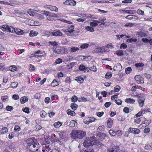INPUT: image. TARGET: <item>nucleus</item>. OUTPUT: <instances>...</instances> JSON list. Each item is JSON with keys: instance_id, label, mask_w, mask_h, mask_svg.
Segmentation results:
<instances>
[{"instance_id": "obj_28", "label": "nucleus", "mask_w": 152, "mask_h": 152, "mask_svg": "<svg viewBox=\"0 0 152 152\" xmlns=\"http://www.w3.org/2000/svg\"><path fill=\"white\" fill-rule=\"evenodd\" d=\"M78 106L75 103H73L71 104V107L74 110H76Z\"/></svg>"}, {"instance_id": "obj_53", "label": "nucleus", "mask_w": 152, "mask_h": 152, "mask_svg": "<svg viewBox=\"0 0 152 152\" xmlns=\"http://www.w3.org/2000/svg\"><path fill=\"white\" fill-rule=\"evenodd\" d=\"M115 2V0H110L107 1H99V2L113 3Z\"/></svg>"}, {"instance_id": "obj_35", "label": "nucleus", "mask_w": 152, "mask_h": 152, "mask_svg": "<svg viewBox=\"0 0 152 152\" xmlns=\"http://www.w3.org/2000/svg\"><path fill=\"white\" fill-rule=\"evenodd\" d=\"M18 85V83L15 82H12L11 84V87L14 88H16L17 87Z\"/></svg>"}, {"instance_id": "obj_9", "label": "nucleus", "mask_w": 152, "mask_h": 152, "mask_svg": "<svg viewBox=\"0 0 152 152\" xmlns=\"http://www.w3.org/2000/svg\"><path fill=\"white\" fill-rule=\"evenodd\" d=\"M129 131H130V133L135 134H138L140 132V130L139 129L132 127L129 128Z\"/></svg>"}, {"instance_id": "obj_17", "label": "nucleus", "mask_w": 152, "mask_h": 152, "mask_svg": "<svg viewBox=\"0 0 152 152\" xmlns=\"http://www.w3.org/2000/svg\"><path fill=\"white\" fill-rule=\"evenodd\" d=\"M126 18L129 19H132L133 20H136L138 18L135 15H127L126 17Z\"/></svg>"}, {"instance_id": "obj_6", "label": "nucleus", "mask_w": 152, "mask_h": 152, "mask_svg": "<svg viewBox=\"0 0 152 152\" xmlns=\"http://www.w3.org/2000/svg\"><path fill=\"white\" fill-rule=\"evenodd\" d=\"M76 1L74 0H66L63 3L67 6H75L76 4Z\"/></svg>"}, {"instance_id": "obj_44", "label": "nucleus", "mask_w": 152, "mask_h": 152, "mask_svg": "<svg viewBox=\"0 0 152 152\" xmlns=\"http://www.w3.org/2000/svg\"><path fill=\"white\" fill-rule=\"evenodd\" d=\"M75 80L80 83H82L83 81V79L81 77H77Z\"/></svg>"}, {"instance_id": "obj_15", "label": "nucleus", "mask_w": 152, "mask_h": 152, "mask_svg": "<svg viewBox=\"0 0 152 152\" xmlns=\"http://www.w3.org/2000/svg\"><path fill=\"white\" fill-rule=\"evenodd\" d=\"M125 102L128 104H133L134 103L135 100L133 99H131L130 98H126L125 100Z\"/></svg>"}, {"instance_id": "obj_12", "label": "nucleus", "mask_w": 152, "mask_h": 152, "mask_svg": "<svg viewBox=\"0 0 152 152\" xmlns=\"http://www.w3.org/2000/svg\"><path fill=\"white\" fill-rule=\"evenodd\" d=\"M45 8L49 9L51 11L57 12L58 10V8L52 5L46 6Z\"/></svg>"}, {"instance_id": "obj_37", "label": "nucleus", "mask_w": 152, "mask_h": 152, "mask_svg": "<svg viewBox=\"0 0 152 152\" xmlns=\"http://www.w3.org/2000/svg\"><path fill=\"white\" fill-rule=\"evenodd\" d=\"M79 49L76 47H74L70 49V51L72 52H75L77 50H79Z\"/></svg>"}, {"instance_id": "obj_8", "label": "nucleus", "mask_w": 152, "mask_h": 152, "mask_svg": "<svg viewBox=\"0 0 152 152\" xmlns=\"http://www.w3.org/2000/svg\"><path fill=\"white\" fill-rule=\"evenodd\" d=\"M45 53L44 51H41L39 50L34 53V56L36 57H41L44 56Z\"/></svg>"}, {"instance_id": "obj_26", "label": "nucleus", "mask_w": 152, "mask_h": 152, "mask_svg": "<svg viewBox=\"0 0 152 152\" xmlns=\"http://www.w3.org/2000/svg\"><path fill=\"white\" fill-rule=\"evenodd\" d=\"M113 121L110 118H108L107 120V126L109 128H111L113 123Z\"/></svg>"}, {"instance_id": "obj_40", "label": "nucleus", "mask_w": 152, "mask_h": 152, "mask_svg": "<svg viewBox=\"0 0 152 152\" xmlns=\"http://www.w3.org/2000/svg\"><path fill=\"white\" fill-rule=\"evenodd\" d=\"M71 100L72 102H76L78 99L77 97L75 95L73 96L71 98Z\"/></svg>"}, {"instance_id": "obj_29", "label": "nucleus", "mask_w": 152, "mask_h": 152, "mask_svg": "<svg viewBox=\"0 0 152 152\" xmlns=\"http://www.w3.org/2000/svg\"><path fill=\"white\" fill-rule=\"evenodd\" d=\"M40 116L42 118H45L47 115V114L44 111L42 110L40 112Z\"/></svg>"}, {"instance_id": "obj_10", "label": "nucleus", "mask_w": 152, "mask_h": 152, "mask_svg": "<svg viewBox=\"0 0 152 152\" xmlns=\"http://www.w3.org/2000/svg\"><path fill=\"white\" fill-rule=\"evenodd\" d=\"M79 69L80 71H83L84 72H86V71L87 72H89V70H88L89 68L86 67L83 64L80 65L79 66Z\"/></svg>"}, {"instance_id": "obj_20", "label": "nucleus", "mask_w": 152, "mask_h": 152, "mask_svg": "<svg viewBox=\"0 0 152 152\" xmlns=\"http://www.w3.org/2000/svg\"><path fill=\"white\" fill-rule=\"evenodd\" d=\"M104 47H100L97 48L96 49V52L97 53L104 52Z\"/></svg>"}, {"instance_id": "obj_33", "label": "nucleus", "mask_w": 152, "mask_h": 152, "mask_svg": "<svg viewBox=\"0 0 152 152\" xmlns=\"http://www.w3.org/2000/svg\"><path fill=\"white\" fill-rule=\"evenodd\" d=\"M95 21H97V20H94L93 22H91L90 23V25L92 27H95L97 26L98 25L97 23L98 22H96Z\"/></svg>"}, {"instance_id": "obj_4", "label": "nucleus", "mask_w": 152, "mask_h": 152, "mask_svg": "<svg viewBox=\"0 0 152 152\" xmlns=\"http://www.w3.org/2000/svg\"><path fill=\"white\" fill-rule=\"evenodd\" d=\"M0 28L3 31L12 33L15 32V29L12 26H9L7 25H3L0 26Z\"/></svg>"}, {"instance_id": "obj_51", "label": "nucleus", "mask_w": 152, "mask_h": 152, "mask_svg": "<svg viewBox=\"0 0 152 152\" xmlns=\"http://www.w3.org/2000/svg\"><path fill=\"white\" fill-rule=\"evenodd\" d=\"M120 87L119 86H116L114 88V92H118L120 90Z\"/></svg>"}, {"instance_id": "obj_64", "label": "nucleus", "mask_w": 152, "mask_h": 152, "mask_svg": "<svg viewBox=\"0 0 152 152\" xmlns=\"http://www.w3.org/2000/svg\"><path fill=\"white\" fill-rule=\"evenodd\" d=\"M14 133L12 132L10 134H9L8 135V137L10 139H11L14 136Z\"/></svg>"}, {"instance_id": "obj_18", "label": "nucleus", "mask_w": 152, "mask_h": 152, "mask_svg": "<svg viewBox=\"0 0 152 152\" xmlns=\"http://www.w3.org/2000/svg\"><path fill=\"white\" fill-rule=\"evenodd\" d=\"M136 35H138V37H146L147 36V35L145 33L141 31L138 32Z\"/></svg>"}, {"instance_id": "obj_11", "label": "nucleus", "mask_w": 152, "mask_h": 152, "mask_svg": "<svg viewBox=\"0 0 152 152\" xmlns=\"http://www.w3.org/2000/svg\"><path fill=\"white\" fill-rule=\"evenodd\" d=\"M52 35L54 36H61L62 35V33L59 30H55L52 32Z\"/></svg>"}, {"instance_id": "obj_21", "label": "nucleus", "mask_w": 152, "mask_h": 152, "mask_svg": "<svg viewBox=\"0 0 152 152\" xmlns=\"http://www.w3.org/2000/svg\"><path fill=\"white\" fill-rule=\"evenodd\" d=\"M74 26L73 25H69L67 27V30L69 33L72 32L74 30Z\"/></svg>"}, {"instance_id": "obj_60", "label": "nucleus", "mask_w": 152, "mask_h": 152, "mask_svg": "<svg viewBox=\"0 0 152 152\" xmlns=\"http://www.w3.org/2000/svg\"><path fill=\"white\" fill-rule=\"evenodd\" d=\"M133 25L134 24L132 23H126L125 25V26L127 27H130L133 26Z\"/></svg>"}, {"instance_id": "obj_57", "label": "nucleus", "mask_w": 152, "mask_h": 152, "mask_svg": "<svg viewBox=\"0 0 152 152\" xmlns=\"http://www.w3.org/2000/svg\"><path fill=\"white\" fill-rule=\"evenodd\" d=\"M68 43L67 40L65 39H63L61 41L62 44L63 45H66Z\"/></svg>"}, {"instance_id": "obj_30", "label": "nucleus", "mask_w": 152, "mask_h": 152, "mask_svg": "<svg viewBox=\"0 0 152 152\" xmlns=\"http://www.w3.org/2000/svg\"><path fill=\"white\" fill-rule=\"evenodd\" d=\"M8 131V130L7 127H4L1 130V134H5Z\"/></svg>"}, {"instance_id": "obj_47", "label": "nucleus", "mask_w": 152, "mask_h": 152, "mask_svg": "<svg viewBox=\"0 0 152 152\" xmlns=\"http://www.w3.org/2000/svg\"><path fill=\"white\" fill-rule=\"evenodd\" d=\"M134 78L135 80L137 81L141 80V79L142 78L139 75L135 76Z\"/></svg>"}, {"instance_id": "obj_1", "label": "nucleus", "mask_w": 152, "mask_h": 152, "mask_svg": "<svg viewBox=\"0 0 152 152\" xmlns=\"http://www.w3.org/2000/svg\"><path fill=\"white\" fill-rule=\"evenodd\" d=\"M86 135V132L82 130H74L72 132L71 137L74 139H82Z\"/></svg>"}, {"instance_id": "obj_13", "label": "nucleus", "mask_w": 152, "mask_h": 152, "mask_svg": "<svg viewBox=\"0 0 152 152\" xmlns=\"http://www.w3.org/2000/svg\"><path fill=\"white\" fill-rule=\"evenodd\" d=\"M119 149L116 146L107 149L108 152H118Z\"/></svg>"}, {"instance_id": "obj_16", "label": "nucleus", "mask_w": 152, "mask_h": 152, "mask_svg": "<svg viewBox=\"0 0 152 152\" xmlns=\"http://www.w3.org/2000/svg\"><path fill=\"white\" fill-rule=\"evenodd\" d=\"M14 31L16 34L18 35H22L24 33V32L23 30L18 28H16L15 29Z\"/></svg>"}, {"instance_id": "obj_61", "label": "nucleus", "mask_w": 152, "mask_h": 152, "mask_svg": "<svg viewBox=\"0 0 152 152\" xmlns=\"http://www.w3.org/2000/svg\"><path fill=\"white\" fill-rule=\"evenodd\" d=\"M129 109L126 107H125L123 109V111L126 113H128L129 112Z\"/></svg>"}, {"instance_id": "obj_3", "label": "nucleus", "mask_w": 152, "mask_h": 152, "mask_svg": "<svg viewBox=\"0 0 152 152\" xmlns=\"http://www.w3.org/2000/svg\"><path fill=\"white\" fill-rule=\"evenodd\" d=\"M26 142L29 146V150L31 149V148H34L35 145L37 146L39 144L37 140L34 137L28 138L26 140Z\"/></svg>"}, {"instance_id": "obj_56", "label": "nucleus", "mask_w": 152, "mask_h": 152, "mask_svg": "<svg viewBox=\"0 0 152 152\" xmlns=\"http://www.w3.org/2000/svg\"><path fill=\"white\" fill-rule=\"evenodd\" d=\"M115 134L118 136H120L122 134V132L120 130H118L115 132Z\"/></svg>"}, {"instance_id": "obj_54", "label": "nucleus", "mask_w": 152, "mask_h": 152, "mask_svg": "<svg viewBox=\"0 0 152 152\" xmlns=\"http://www.w3.org/2000/svg\"><path fill=\"white\" fill-rule=\"evenodd\" d=\"M29 70L31 72H33L35 70L34 66L31 64H30L29 65Z\"/></svg>"}, {"instance_id": "obj_14", "label": "nucleus", "mask_w": 152, "mask_h": 152, "mask_svg": "<svg viewBox=\"0 0 152 152\" xmlns=\"http://www.w3.org/2000/svg\"><path fill=\"white\" fill-rule=\"evenodd\" d=\"M86 148L81 150L80 152H94L92 147H87Z\"/></svg>"}, {"instance_id": "obj_27", "label": "nucleus", "mask_w": 152, "mask_h": 152, "mask_svg": "<svg viewBox=\"0 0 152 152\" xmlns=\"http://www.w3.org/2000/svg\"><path fill=\"white\" fill-rule=\"evenodd\" d=\"M67 113L68 115H70L72 116H74L75 113V112L71 110H67Z\"/></svg>"}, {"instance_id": "obj_48", "label": "nucleus", "mask_w": 152, "mask_h": 152, "mask_svg": "<svg viewBox=\"0 0 152 152\" xmlns=\"http://www.w3.org/2000/svg\"><path fill=\"white\" fill-rule=\"evenodd\" d=\"M8 96H1V99L4 102H6L8 99Z\"/></svg>"}, {"instance_id": "obj_24", "label": "nucleus", "mask_w": 152, "mask_h": 152, "mask_svg": "<svg viewBox=\"0 0 152 152\" xmlns=\"http://www.w3.org/2000/svg\"><path fill=\"white\" fill-rule=\"evenodd\" d=\"M137 101L140 107H142L144 104L143 99L141 98H140L138 99Z\"/></svg>"}, {"instance_id": "obj_59", "label": "nucleus", "mask_w": 152, "mask_h": 152, "mask_svg": "<svg viewBox=\"0 0 152 152\" xmlns=\"http://www.w3.org/2000/svg\"><path fill=\"white\" fill-rule=\"evenodd\" d=\"M13 109V108L12 107L9 105L7 106L6 108V110L8 111H10L12 110Z\"/></svg>"}, {"instance_id": "obj_55", "label": "nucleus", "mask_w": 152, "mask_h": 152, "mask_svg": "<svg viewBox=\"0 0 152 152\" xmlns=\"http://www.w3.org/2000/svg\"><path fill=\"white\" fill-rule=\"evenodd\" d=\"M127 47V45L125 43H122L121 44L120 48L121 49L123 48V49H126Z\"/></svg>"}, {"instance_id": "obj_19", "label": "nucleus", "mask_w": 152, "mask_h": 152, "mask_svg": "<svg viewBox=\"0 0 152 152\" xmlns=\"http://www.w3.org/2000/svg\"><path fill=\"white\" fill-rule=\"evenodd\" d=\"M38 34V32L35 31L31 30L30 31L29 35L31 37L36 36Z\"/></svg>"}, {"instance_id": "obj_32", "label": "nucleus", "mask_w": 152, "mask_h": 152, "mask_svg": "<svg viewBox=\"0 0 152 152\" xmlns=\"http://www.w3.org/2000/svg\"><path fill=\"white\" fill-rule=\"evenodd\" d=\"M116 54L118 56H121L124 55V54L123 53L122 50H118L116 51Z\"/></svg>"}, {"instance_id": "obj_45", "label": "nucleus", "mask_w": 152, "mask_h": 152, "mask_svg": "<svg viewBox=\"0 0 152 152\" xmlns=\"http://www.w3.org/2000/svg\"><path fill=\"white\" fill-rule=\"evenodd\" d=\"M63 22L64 23H65L68 24H72V23L69 21L67 20L63 19H62L59 20Z\"/></svg>"}, {"instance_id": "obj_46", "label": "nucleus", "mask_w": 152, "mask_h": 152, "mask_svg": "<svg viewBox=\"0 0 152 152\" xmlns=\"http://www.w3.org/2000/svg\"><path fill=\"white\" fill-rule=\"evenodd\" d=\"M112 76V74L111 72L107 73L105 75V77L107 79L110 78Z\"/></svg>"}, {"instance_id": "obj_23", "label": "nucleus", "mask_w": 152, "mask_h": 152, "mask_svg": "<svg viewBox=\"0 0 152 152\" xmlns=\"http://www.w3.org/2000/svg\"><path fill=\"white\" fill-rule=\"evenodd\" d=\"M28 100V98L26 96H23L20 99V102L22 104H24L27 102Z\"/></svg>"}, {"instance_id": "obj_25", "label": "nucleus", "mask_w": 152, "mask_h": 152, "mask_svg": "<svg viewBox=\"0 0 152 152\" xmlns=\"http://www.w3.org/2000/svg\"><path fill=\"white\" fill-rule=\"evenodd\" d=\"M62 124V123L60 121L56 122L54 123L53 126L56 128H58L60 127Z\"/></svg>"}, {"instance_id": "obj_52", "label": "nucleus", "mask_w": 152, "mask_h": 152, "mask_svg": "<svg viewBox=\"0 0 152 152\" xmlns=\"http://www.w3.org/2000/svg\"><path fill=\"white\" fill-rule=\"evenodd\" d=\"M115 102L118 105H121L122 103V101L119 99L117 100H115Z\"/></svg>"}, {"instance_id": "obj_34", "label": "nucleus", "mask_w": 152, "mask_h": 152, "mask_svg": "<svg viewBox=\"0 0 152 152\" xmlns=\"http://www.w3.org/2000/svg\"><path fill=\"white\" fill-rule=\"evenodd\" d=\"M137 39L134 38V39H128L126 40V42H130V43H132L133 42H137Z\"/></svg>"}, {"instance_id": "obj_22", "label": "nucleus", "mask_w": 152, "mask_h": 152, "mask_svg": "<svg viewBox=\"0 0 152 152\" xmlns=\"http://www.w3.org/2000/svg\"><path fill=\"white\" fill-rule=\"evenodd\" d=\"M59 85V83L56 80L54 79L53 80L52 82L51 83V86L55 87Z\"/></svg>"}, {"instance_id": "obj_58", "label": "nucleus", "mask_w": 152, "mask_h": 152, "mask_svg": "<svg viewBox=\"0 0 152 152\" xmlns=\"http://www.w3.org/2000/svg\"><path fill=\"white\" fill-rule=\"evenodd\" d=\"M104 113L103 112H98L96 113V115L97 116L99 117H101L102 116Z\"/></svg>"}, {"instance_id": "obj_7", "label": "nucleus", "mask_w": 152, "mask_h": 152, "mask_svg": "<svg viewBox=\"0 0 152 152\" xmlns=\"http://www.w3.org/2000/svg\"><path fill=\"white\" fill-rule=\"evenodd\" d=\"M34 147V148H31V149H30V152H41L40 144L37 146L35 145Z\"/></svg>"}, {"instance_id": "obj_36", "label": "nucleus", "mask_w": 152, "mask_h": 152, "mask_svg": "<svg viewBox=\"0 0 152 152\" xmlns=\"http://www.w3.org/2000/svg\"><path fill=\"white\" fill-rule=\"evenodd\" d=\"M8 145L9 148L10 149L13 148L15 147V145L14 144L11 142H8Z\"/></svg>"}, {"instance_id": "obj_62", "label": "nucleus", "mask_w": 152, "mask_h": 152, "mask_svg": "<svg viewBox=\"0 0 152 152\" xmlns=\"http://www.w3.org/2000/svg\"><path fill=\"white\" fill-rule=\"evenodd\" d=\"M49 43L52 45L56 46L58 45V43L56 41H50L49 42Z\"/></svg>"}, {"instance_id": "obj_41", "label": "nucleus", "mask_w": 152, "mask_h": 152, "mask_svg": "<svg viewBox=\"0 0 152 152\" xmlns=\"http://www.w3.org/2000/svg\"><path fill=\"white\" fill-rule=\"evenodd\" d=\"M132 70L131 67H128L125 69V72L126 74H129L131 72Z\"/></svg>"}, {"instance_id": "obj_43", "label": "nucleus", "mask_w": 152, "mask_h": 152, "mask_svg": "<svg viewBox=\"0 0 152 152\" xmlns=\"http://www.w3.org/2000/svg\"><path fill=\"white\" fill-rule=\"evenodd\" d=\"M49 16L55 18H57L58 17V16L57 14H55L54 13H51L50 12H49Z\"/></svg>"}, {"instance_id": "obj_63", "label": "nucleus", "mask_w": 152, "mask_h": 152, "mask_svg": "<svg viewBox=\"0 0 152 152\" xmlns=\"http://www.w3.org/2000/svg\"><path fill=\"white\" fill-rule=\"evenodd\" d=\"M23 111L27 113H29V109L28 107H25L24 109H23Z\"/></svg>"}, {"instance_id": "obj_39", "label": "nucleus", "mask_w": 152, "mask_h": 152, "mask_svg": "<svg viewBox=\"0 0 152 152\" xmlns=\"http://www.w3.org/2000/svg\"><path fill=\"white\" fill-rule=\"evenodd\" d=\"M89 71V70L91 71H92L94 72H96V66H91L89 68V69H88Z\"/></svg>"}, {"instance_id": "obj_31", "label": "nucleus", "mask_w": 152, "mask_h": 152, "mask_svg": "<svg viewBox=\"0 0 152 152\" xmlns=\"http://www.w3.org/2000/svg\"><path fill=\"white\" fill-rule=\"evenodd\" d=\"M17 69V68L15 65H12L10 67V70L12 72H14Z\"/></svg>"}, {"instance_id": "obj_5", "label": "nucleus", "mask_w": 152, "mask_h": 152, "mask_svg": "<svg viewBox=\"0 0 152 152\" xmlns=\"http://www.w3.org/2000/svg\"><path fill=\"white\" fill-rule=\"evenodd\" d=\"M54 50L55 53L58 54H66L68 53L67 49L63 48L58 47Z\"/></svg>"}, {"instance_id": "obj_2", "label": "nucleus", "mask_w": 152, "mask_h": 152, "mask_svg": "<svg viewBox=\"0 0 152 152\" xmlns=\"http://www.w3.org/2000/svg\"><path fill=\"white\" fill-rule=\"evenodd\" d=\"M96 137L95 136L88 137L83 143V144L85 147H92L91 146L96 143Z\"/></svg>"}, {"instance_id": "obj_49", "label": "nucleus", "mask_w": 152, "mask_h": 152, "mask_svg": "<svg viewBox=\"0 0 152 152\" xmlns=\"http://www.w3.org/2000/svg\"><path fill=\"white\" fill-rule=\"evenodd\" d=\"M88 46H89V44L87 43H85L82 45L80 46V47L81 48L84 49L87 48Z\"/></svg>"}, {"instance_id": "obj_42", "label": "nucleus", "mask_w": 152, "mask_h": 152, "mask_svg": "<svg viewBox=\"0 0 152 152\" xmlns=\"http://www.w3.org/2000/svg\"><path fill=\"white\" fill-rule=\"evenodd\" d=\"M76 121L74 120L71 121L69 123V126L71 127H74L75 126Z\"/></svg>"}, {"instance_id": "obj_50", "label": "nucleus", "mask_w": 152, "mask_h": 152, "mask_svg": "<svg viewBox=\"0 0 152 152\" xmlns=\"http://www.w3.org/2000/svg\"><path fill=\"white\" fill-rule=\"evenodd\" d=\"M137 12L138 14L141 15H144V11L140 10V9H138L137 10Z\"/></svg>"}, {"instance_id": "obj_38", "label": "nucleus", "mask_w": 152, "mask_h": 152, "mask_svg": "<svg viewBox=\"0 0 152 152\" xmlns=\"http://www.w3.org/2000/svg\"><path fill=\"white\" fill-rule=\"evenodd\" d=\"M86 29L88 31H89L93 32L94 31V28L91 26H87L86 27Z\"/></svg>"}]
</instances>
